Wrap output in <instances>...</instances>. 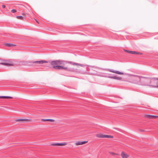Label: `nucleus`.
<instances>
[{
	"mask_svg": "<svg viewBox=\"0 0 158 158\" xmlns=\"http://www.w3.org/2000/svg\"><path fill=\"white\" fill-rule=\"evenodd\" d=\"M36 22L37 23H38V21H37V20H36Z\"/></svg>",
	"mask_w": 158,
	"mask_h": 158,
	"instance_id": "nucleus-24",
	"label": "nucleus"
},
{
	"mask_svg": "<svg viewBox=\"0 0 158 158\" xmlns=\"http://www.w3.org/2000/svg\"><path fill=\"white\" fill-rule=\"evenodd\" d=\"M67 145V143L66 142H64L62 143H55L52 144L54 146H64Z\"/></svg>",
	"mask_w": 158,
	"mask_h": 158,
	"instance_id": "nucleus-12",
	"label": "nucleus"
},
{
	"mask_svg": "<svg viewBox=\"0 0 158 158\" xmlns=\"http://www.w3.org/2000/svg\"><path fill=\"white\" fill-rule=\"evenodd\" d=\"M27 63H31L34 64H35L37 65H42L43 64L48 63V62L47 61L44 60H40L38 61H31V62H27Z\"/></svg>",
	"mask_w": 158,
	"mask_h": 158,
	"instance_id": "nucleus-5",
	"label": "nucleus"
},
{
	"mask_svg": "<svg viewBox=\"0 0 158 158\" xmlns=\"http://www.w3.org/2000/svg\"><path fill=\"white\" fill-rule=\"evenodd\" d=\"M129 82L147 87H158V79L149 78L136 75L130 74Z\"/></svg>",
	"mask_w": 158,
	"mask_h": 158,
	"instance_id": "nucleus-1",
	"label": "nucleus"
},
{
	"mask_svg": "<svg viewBox=\"0 0 158 158\" xmlns=\"http://www.w3.org/2000/svg\"><path fill=\"white\" fill-rule=\"evenodd\" d=\"M0 64L4 65L7 66H11L14 65L11 61L8 60H2L0 63Z\"/></svg>",
	"mask_w": 158,
	"mask_h": 158,
	"instance_id": "nucleus-4",
	"label": "nucleus"
},
{
	"mask_svg": "<svg viewBox=\"0 0 158 158\" xmlns=\"http://www.w3.org/2000/svg\"><path fill=\"white\" fill-rule=\"evenodd\" d=\"M2 6L3 8H5L6 7V6L4 5H2Z\"/></svg>",
	"mask_w": 158,
	"mask_h": 158,
	"instance_id": "nucleus-22",
	"label": "nucleus"
},
{
	"mask_svg": "<svg viewBox=\"0 0 158 158\" xmlns=\"http://www.w3.org/2000/svg\"><path fill=\"white\" fill-rule=\"evenodd\" d=\"M68 63L73 65H76L77 67H83V64L73 62L71 61L60 60L59 66V69H62L68 71L70 70V69L69 67L67 64Z\"/></svg>",
	"mask_w": 158,
	"mask_h": 158,
	"instance_id": "nucleus-2",
	"label": "nucleus"
},
{
	"mask_svg": "<svg viewBox=\"0 0 158 158\" xmlns=\"http://www.w3.org/2000/svg\"><path fill=\"white\" fill-rule=\"evenodd\" d=\"M16 18L18 19L22 20L23 19V17L22 16H17Z\"/></svg>",
	"mask_w": 158,
	"mask_h": 158,
	"instance_id": "nucleus-19",
	"label": "nucleus"
},
{
	"mask_svg": "<svg viewBox=\"0 0 158 158\" xmlns=\"http://www.w3.org/2000/svg\"><path fill=\"white\" fill-rule=\"evenodd\" d=\"M13 98L9 96H0V98L10 99L12 98Z\"/></svg>",
	"mask_w": 158,
	"mask_h": 158,
	"instance_id": "nucleus-15",
	"label": "nucleus"
},
{
	"mask_svg": "<svg viewBox=\"0 0 158 158\" xmlns=\"http://www.w3.org/2000/svg\"><path fill=\"white\" fill-rule=\"evenodd\" d=\"M88 141H77L76 142L75 145L76 146H78L80 145H82L87 143Z\"/></svg>",
	"mask_w": 158,
	"mask_h": 158,
	"instance_id": "nucleus-9",
	"label": "nucleus"
},
{
	"mask_svg": "<svg viewBox=\"0 0 158 158\" xmlns=\"http://www.w3.org/2000/svg\"><path fill=\"white\" fill-rule=\"evenodd\" d=\"M60 60H55L52 61L50 62L51 65L53 68L57 69H59V67Z\"/></svg>",
	"mask_w": 158,
	"mask_h": 158,
	"instance_id": "nucleus-3",
	"label": "nucleus"
},
{
	"mask_svg": "<svg viewBox=\"0 0 158 158\" xmlns=\"http://www.w3.org/2000/svg\"><path fill=\"white\" fill-rule=\"evenodd\" d=\"M158 117V116H154V118H156V117Z\"/></svg>",
	"mask_w": 158,
	"mask_h": 158,
	"instance_id": "nucleus-23",
	"label": "nucleus"
},
{
	"mask_svg": "<svg viewBox=\"0 0 158 158\" xmlns=\"http://www.w3.org/2000/svg\"><path fill=\"white\" fill-rule=\"evenodd\" d=\"M127 52L130 53H131L132 54H141V53L140 52H137L135 51H127Z\"/></svg>",
	"mask_w": 158,
	"mask_h": 158,
	"instance_id": "nucleus-14",
	"label": "nucleus"
},
{
	"mask_svg": "<svg viewBox=\"0 0 158 158\" xmlns=\"http://www.w3.org/2000/svg\"><path fill=\"white\" fill-rule=\"evenodd\" d=\"M96 136L98 138H113L114 137L111 135H103L102 134H98L96 135Z\"/></svg>",
	"mask_w": 158,
	"mask_h": 158,
	"instance_id": "nucleus-6",
	"label": "nucleus"
},
{
	"mask_svg": "<svg viewBox=\"0 0 158 158\" xmlns=\"http://www.w3.org/2000/svg\"><path fill=\"white\" fill-rule=\"evenodd\" d=\"M145 116L149 118H154V115H145Z\"/></svg>",
	"mask_w": 158,
	"mask_h": 158,
	"instance_id": "nucleus-16",
	"label": "nucleus"
},
{
	"mask_svg": "<svg viewBox=\"0 0 158 158\" xmlns=\"http://www.w3.org/2000/svg\"><path fill=\"white\" fill-rule=\"evenodd\" d=\"M108 71L117 74L119 75H123L124 74L123 72H120L118 71L114 70L111 69L108 70Z\"/></svg>",
	"mask_w": 158,
	"mask_h": 158,
	"instance_id": "nucleus-8",
	"label": "nucleus"
},
{
	"mask_svg": "<svg viewBox=\"0 0 158 158\" xmlns=\"http://www.w3.org/2000/svg\"><path fill=\"white\" fill-rule=\"evenodd\" d=\"M110 155H111L114 156L118 155V154L117 153H114L113 152H110Z\"/></svg>",
	"mask_w": 158,
	"mask_h": 158,
	"instance_id": "nucleus-17",
	"label": "nucleus"
},
{
	"mask_svg": "<svg viewBox=\"0 0 158 158\" xmlns=\"http://www.w3.org/2000/svg\"><path fill=\"white\" fill-rule=\"evenodd\" d=\"M121 156L122 158H128L130 156V155L124 152H122L121 153Z\"/></svg>",
	"mask_w": 158,
	"mask_h": 158,
	"instance_id": "nucleus-10",
	"label": "nucleus"
},
{
	"mask_svg": "<svg viewBox=\"0 0 158 158\" xmlns=\"http://www.w3.org/2000/svg\"><path fill=\"white\" fill-rule=\"evenodd\" d=\"M15 121L17 122H21L22 123L31 122L32 120L31 119H18L15 120Z\"/></svg>",
	"mask_w": 158,
	"mask_h": 158,
	"instance_id": "nucleus-7",
	"label": "nucleus"
},
{
	"mask_svg": "<svg viewBox=\"0 0 158 158\" xmlns=\"http://www.w3.org/2000/svg\"><path fill=\"white\" fill-rule=\"evenodd\" d=\"M4 45L6 47H13L16 46L15 44L11 43H5Z\"/></svg>",
	"mask_w": 158,
	"mask_h": 158,
	"instance_id": "nucleus-11",
	"label": "nucleus"
},
{
	"mask_svg": "<svg viewBox=\"0 0 158 158\" xmlns=\"http://www.w3.org/2000/svg\"><path fill=\"white\" fill-rule=\"evenodd\" d=\"M47 119H41V121H43V122L46 121H47Z\"/></svg>",
	"mask_w": 158,
	"mask_h": 158,
	"instance_id": "nucleus-21",
	"label": "nucleus"
},
{
	"mask_svg": "<svg viewBox=\"0 0 158 158\" xmlns=\"http://www.w3.org/2000/svg\"><path fill=\"white\" fill-rule=\"evenodd\" d=\"M110 78L112 79H116L117 80H121L122 79V77H118L117 76L111 77H110Z\"/></svg>",
	"mask_w": 158,
	"mask_h": 158,
	"instance_id": "nucleus-13",
	"label": "nucleus"
},
{
	"mask_svg": "<svg viewBox=\"0 0 158 158\" xmlns=\"http://www.w3.org/2000/svg\"><path fill=\"white\" fill-rule=\"evenodd\" d=\"M47 121H49L51 122H54L55 120L53 119H47Z\"/></svg>",
	"mask_w": 158,
	"mask_h": 158,
	"instance_id": "nucleus-18",
	"label": "nucleus"
},
{
	"mask_svg": "<svg viewBox=\"0 0 158 158\" xmlns=\"http://www.w3.org/2000/svg\"><path fill=\"white\" fill-rule=\"evenodd\" d=\"M16 10L15 9H13L11 10V12L13 13H15L16 12Z\"/></svg>",
	"mask_w": 158,
	"mask_h": 158,
	"instance_id": "nucleus-20",
	"label": "nucleus"
}]
</instances>
